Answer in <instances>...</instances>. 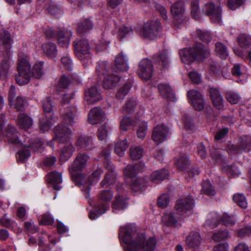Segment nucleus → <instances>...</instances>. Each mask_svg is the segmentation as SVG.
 <instances>
[{
	"instance_id": "obj_6",
	"label": "nucleus",
	"mask_w": 251,
	"mask_h": 251,
	"mask_svg": "<svg viewBox=\"0 0 251 251\" xmlns=\"http://www.w3.org/2000/svg\"><path fill=\"white\" fill-rule=\"evenodd\" d=\"M96 72L99 77L103 79L102 85L105 89L115 86L120 79L119 76L110 74L105 61H101L98 63Z\"/></svg>"
},
{
	"instance_id": "obj_7",
	"label": "nucleus",
	"mask_w": 251,
	"mask_h": 251,
	"mask_svg": "<svg viewBox=\"0 0 251 251\" xmlns=\"http://www.w3.org/2000/svg\"><path fill=\"white\" fill-rule=\"evenodd\" d=\"M17 70L18 74L15 75V80L19 85L27 84L30 79V65L25 58L19 59Z\"/></svg>"
},
{
	"instance_id": "obj_26",
	"label": "nucleus",
	"mask_w": 251,
	"mask_h": 251,
	"mask_svg": "<svg viewBox=\"0 0 251 251\" xmlns=\"http://www.w3.org/2000/svg\"><path fill=\"white\" fill-rule=\"evenodd\" d=\"M154 63L167 68L169 67L171 61L168 52L166 50L160 52L158 54H154L152 57Z\"/></svg>"
},
{
	"instance_id": "obj_9",
	"label": "nucleus",
	"mask_w": 251,
	"mask_h": 251,
	"mask_svg": "<svg viewBox=\"0 0 251 251\" xmlns=\"http://www.w3.org/2000/svg\"><path fill=\"white\" fill-rule=\"evenodd\" d=\"M4 124V117L3 114H1L0 117V134H2L9 143L14 144L16 145H21L22 141L19 139V133L15 127L8 125L5 128L4 130H2V126Z\"/></svg>"
},
{
	"instance_id": "obj_15",
	"label": "nucleus",
	"mask_w": 251,
	"mask_h": 251,
	"mask_svg": "<svg viewBox=\"0 0 251 251\" xmlns=\"http://www.w3.org/2000/svg\"><path fill=\"white\" fill-rule=\"evenodd\" d=\"M73 33L71 30L64 27L56 30V37L59 46L62 48L69 47Z\"/></svg>"
},
{
	"instance_id": "obj_60",
	"label": "nucleus",
	"mask_w": 251,
	"mask_h": 251,
	"mask_svg": "<svg viewBox=\"0 0 251 251\" xmlns=\"http://www.w3.org/2000/svg\"><path fill=\"white\" fill-rule=\"evenodd\" d=\"M148 129L147 123L146 122H142L138 125V127L137 129V135L139 138L143 139L147 133Z\"/></svg>"
},
{
	"instance_id": "obj_29",
	"label": "nucleus",
	"mask_w": 251,
	"mask_h": 251,
	"mask_svg": "<svg viewBox=\"0 0 251 251\" xmlns=\"http://www.w3.org/2000/svg\"><path fill=\"white\" fill-rule=\"evenodd\" d=\"M186 244L189 248L196 249L201 245V236L199 233L192 232L186 239Z\"/></svg>"
},
{
	"instance_id": "obj_55",
	"label": "nucleus",
	"mask_w": 251,
	"mask_h": 251,
	"mask_svg": "<svg viewBox=\"0 0 251 251\" xmlns=\"http://www.w3.org/2000/svg\"><path fill=\"white\" fill-rule=\"evenodd\" d=\"M238 41L240 47L249 48L251 47V36L246 34H241L238 37Z\"/></svg>"
},
{
	"instance_id": "obj_45",
	"label": "nucleus",
	"mask_w": 251,
	"mask_h": 251,
	"mask_svg": "<svg viewBox=\"0 0 251 251\" xmlns=\"http://www.w3.org/2000/svg\"><path fill=\"white\" fill-rule=\"evenodd\" d=\"M126 139L117 142L115 146V151L119 156H123L128 147Z\"/></svg>"
},
{
	"instance_id": "obj_4",
	"label": "nucleus",
	"mask_w": 251,
	"mask_h": 251,
	"mask_svg": "<svg viewBox=\"0 0 251 251\" xmlns=\"http://www.w3.org/2000/svg\"><path fill=\"white\" fill-rule=\"evenodd\" d=\"M55 137L52 139L57 140L61 149V157L64 161L67 160L73 155L75 148L70 140L71 130L68 127L59 124L53 129Z\"/></svg>"
},
{
	"instance_id": "obj_23",
	"label": "nucleus",
	"mask_w": 251,
	"mask_h": 251,
	"mask_svg": "<svg viewBox=\"0 0 251 251\" xmlns=\"http://www.w3.org/2000/svg\"><path fill=\"white\" fill-rule=\"evenodd\" d=\"M128 58L123 52L119 53L115 59V67L113 68L116 72H126L128 70Z\"/></svg>"
},
{
	"instance_id": "obj_22",
	"label": "nucleus",
	"mask_w": 251,
	"mask_h": 251,
	"mask_svg": "<svg viewBox=\"0 0 251 251\" xmlns=\"http://www.w3.org/2000/svg\"><path fill=\"white\" fill-rule=\"evenodd\" d=\"M113 197V193L110 190H102L100 192L98 195V201L97 204L106 210L109 207V203Z\"/></svg>"
},
{
	"instance_id": "obj_5",
	"label": "nucleus",
	"mask_w": 251,
	"mask_h": 251,
	"mask_svg": "<svg viewBox=\"0 0 251 251\" xmlns=\"http://www.w3.org/2000/svg\"><path fill=\"white\" fill-rule=\"evenodd\" d=\"M179 54L181 61L184 63L194 60L202 62L205 59L209 58L210 55L208 49L201 44H196L193 47L180 50Z\"/></svg>"
},
{
	"instance_id": "obj_39",
	"label": "nucleus",
	"mask_w": 251,
	"mask_h": 251,
	"mask_svg": "<svg viewBox=\"0 0 251 251\" xmlns=\"http://www.w3.org/2000/svg\"><path fill=\"white\" fill-rule=\"evenodd\" d=\"M175 164L179 170L183 171L190 165V163L188 156L183 154L176 159Z\"/></svg>"
},
{
	"instance_id": "obj_16",
	"label": "nucleus",
	"mask_w": 251,
	"mask_h": 251,
	"mask_svg": "<svg viewBox=\"0 0 251 251\" xmlns=\"http://www.w3.org/2000/svg\"><path fill=\"white\" fill-rule=\"evenodd\" d=\"M206 14L210 17L211 20L213 23H220L222 21V9L221 7H216L213 3H209L205 4L203 9Z\"/></svg>"
},
{
	"instance_id": "obj_28",
	"label": "nucleus",
	"mask_w": 251,
	"mask_h": 251,
	"mask_svg": "<svg viewBox=\"0 0 251 251\" xmlns=\"http://www.w3.org/2000/svg\"><path fill=\"white\" fill-rule=\"evenodd\" d=\"M76 145L80 149L90 150L94 147L92 136H80L76 142Z\"/></svg>"
},
{
	"instance_id": "obj_33",
	"label": "nucleus",
	"mask_w": 251,
	"mask_h": 251,
	"mask_svg": "<svg viewBox=\"0 0 251 251\" xmlns=\"http://www.w3.org/2000/svg\"><path fill=\"white\" fill-rule=\"evenodd\" d=\"M43 53L50 58L55 57L57 54V49L56 45L53 43L47 42L42 45Z\"/></svg>"
},
{
	"instance_id": "obj_19",
	"label": "nucleus",
	"mask_w": 251,
	"mask_h": 251,
	"mask_svg": "<svg viewBox=\"0 0 251 251\" xmlns=\"http://www.w3.org/2000/svg\"><path fill=\"white\" fill-rule=\"evenodd\" d=\"M108 172L106 174L104 179L100 183V186L103 188H107L110 185L116 182L117 173L115 172V167L111 162H108L106 166Z\"/></svg>"
},
{
	"instance_id": "obj_52",
	"label": "nucleus",
	"mask_w": 251,
	"mask_h": 251,
	"mask_svg": "<svg viewBox=\"0 0 251 251\" xmlns=\"http://www.w3.org/2000/svg\"><path fill=\"white\" fill-rule=\"evenodd\" d=\"M30 156V154L28 148L26 145H25L23 149L18 152L16 157L18 161L23 162Z\"/></svg>"
},
{
	"instance_id": "obj_47",
	"label": "nucleus",
	"mask_w": 251,
	"mask_h": 251,
	"mask_svg": "<svg viewBox=\"0 0 251 251\" xmlns=\"http://www.w3.org/2000/svg\"><path fill=\"white\" fill-rule=\"evenodd\" d=\"M233 200L238 206L243 208H246L248 206L247 199L243 194H235L233 196Z\"/></svg>"
},
{
	"instance_id": "obj_50",
	"label": "nucleus",
	"mask_w": 251,
	"mask_h": 251,
	"mask_svg": "<svg viewBox=\"0 0 251 251\" xmlns=\"http://www.w3.org/2000/svg\"><path fill=\"white\" fill-rule=\"evenodd\" d=\"M201 192L208 196H214L215 191L209 180L203 181L201 184Z\"/></svg>"
},
{
	"instance_id": "obj_42",
	"label": "nucleus",
	"mask_w": 251,
	"mask_h": 251,
	"mask_svg": "<svg viewBox=\"0 0 251 251\" xmlns=\"http://www.w3.org/2000/svg\"><path fill=\"white\" fill-rule=\"evenodd\" d=\"M111 128L106 124L102 125L98 128L97 136L99 140H103L111 133Z\"/></svg>"
},
{
	"instance_id": "obj_18",
	"label": "nucleus",
	"mask_w": 251,
	"mask_h": 251,
	"mask_svg": "<svg viewBox=\"0 0 251 251\" xmlns=\"http://www.w3.org/2000/svg\"><path fill=\"white\" fill-rule=\"evenodd\" d=\"M224 151L223 150L220 149H213L210 151V156L214 161L222 166V170L223 172L228 173L231 170V166L226 165L223 154Z\"/></svg>"
},
{
	"instance_id": "obj_11",
	"label": "nucleus",
	"mask_w": 251,
	"mask_h": 251,
	"mask_svg": "<svg viewBox=\"0 0 251 251\" xmlns=\"http://www.w3.org/2000/svg\"><path fill=\"white\" fill-rule=\"evenodd\" d=\"M76 56L81 60L88 59L90 56V46L85 39H76L73 43Z\"/></svg>"
},
{
	"instance_id": "obj_32",
	"label": "nucleus",
	"mask_w": 251,
	"mask_h": 251,
	"mask_svg": "<svg viewBox=\"0 0 251 251\" xmlns=\"http://www.w3.org/2000/svg\"><path fill=\"white\" fill-rule=\"evenodd\" d=\"M159 93L162 97L170 100H174L176 99L175 95L169 85L166 84H160L158 86Z\"/></svg>"
},
{
	"instance_id": "obj_44",
	"label": "nucleus",
	"mask_w": 251,
	"mask_h": 251,
	"mask_svg": "<svg viewBox=\"0 0 251 251\" xmlns=\"http://www.w3.org/2000/svg\"><path fill=\"white\" fill-rule=\"evenodd\" d=\"M127 205L126 200L122 197L117 196L112 203V208L114 210H124L127 207Z\"/></svg>"
},
{
	"instance_id": "obj_31",
	"label": "nucleus",
	"mask_w": 251,
	"mask_h": 251,
	"mask_svg": "<svg viewBox=\"0 0 251 251\" xmlns=\"http://www.w3.org/2000/svg\"><path fill=\"white\" fill-rule=\"evenodd\" d=\"M185 11L184 5L182 1L178 0L175 2L171 7V12L175 18L174 24H177V18L182 16Z\"/></svg>"
},
{
	"instance_id": "obj_2",
	"label": "nucleus",
	"mask_w": 251,
	"mask_h": 251,
	"mask_svg": "<svg viewBox=\"0 0 251 251\" xmlns=\"http://www.w3.org/2000/svg\"><path fill=\"white\" fill-rule=\"evenodd\" d=\"M89 156L86 153H79L69 167L73 181L80 188L83 192L84 197L88 199L90 197V181L84 177V175L80 173L86 166Z\"/></svg>"
},
{
	"instance_id": "obj_27",
	"label": "nucleus",
	"mask_w": 251,
	"mask_h": 251,
	"mask_svg": "<svg viewBox=\"0 0 251 251\" xmlns=\"http://www.w3.org/2000/svg\"><path fill=\"white\" fill-rule=\"evenodd\" d=\"M47 181L49 183L52 185L53 188L56 190L60 189L61 187L58 185L62 182V175L56 171H53L46 177Z\"/></svg>"
},
{
	"instance_id": "obj_14",
	"label": "nucleus",
	"mask_w": 251,
	"mask_h": 251,
	"mask_svg": "<svg viewBox=\"0 0 251 251\" xmlns=\"http://www.w3.org/2000/svg\"><path fill=\"white\" fill-rule=\"evenodd\" d=\"M153 65L151 61L147 58L142 59L139 65L138 74L139 76L143 79L148 80L152 75Z\"/></svg>"
},
{
	"instance_id": "obj_53",
	"label": "nucleus",
	"mask_w": 251,
	"mask_h": 251,
	"mask_svg": "<svg viewBox=\"0 0 251 251\" xmlns=\"http://www.w3.org/2000/svg\"><path fill=\"white\" fill-rule=\"evenodd\" d=\"M138 124V119L137 118H135L134 119H132L131 118L128 117H125L121 121V128L124 130L126 131L127 129V126H135L136 124Z\"/></svg>"
},
{
	"instance_id": "obj_34",
	"label": "nucleus",
	"mask_w": 251,
	"mask_h": 251,
	"mask_svg": "<svg viewBox=\"0 0 251 251\" xmlns=\"http://www.w3.org/2000/svg\"><path fill=\"white\" fill-rule=\"evenodd\" d=\"M18 124L19 127L25 130L29 129L32 126V118L25 113H22L18 117Z\"/></svg>"
},
{
	"instance_id": "obj_12",
	"label": "nucleus",
	"mask_w": 251,
	"mask_h": 251,
	"mask_svg": "<svg viewBox=\"0 0 251 251\" xmlns=\"http://www.w3.org/2000/svg\"><path fill=\"white\" fill-rule=\"evenodd\" d=\"M194 204V202L192 197L188 196L177 200L174 209L184 218V215L193 209Z\"/></svg>"
},
{
	"instance_id": "obj_20",
	"label": "nucleus",
	"mask_w": 251,
	"mask_h": 251,
	"mask_svg": "<svg viewBox=\"0 0 251 251\" xmlns=\"http://www.w3.org/2000/svg\"><path fill=\"white\" fill-rule=\"evenodd\" d=\"M106 119L105 112L101 108L95 107L89 112L88 121L92 125H96L103 122Z\"/></svg>"
},
{
	"instance_id": "obj_64",
	"label": "nucleus",
	"mask_w": 251,
	"mask_h": 251,
	"mask_svg": "<svg viewBox=\"0 0 251 251\" xmlns=\"http://www.w3.org/2000/svg\"><path fill=\"white\" fill-rule=\"evenodd\" d=\"M207 68L209 69L210 73L216 74L219 72L220 66L219 64L211 58H209L206 63Z\"/></svg>"
},
{
	"instance_id": "obj_59",
	"label": "nucleus",
	"mask_w": 251,
	"mask_h": 251,
	"mask_svg": "<svg viewBox=\"0 0 251 251\" xmlns=\"http://www.w3.org/2000/svg\"><path fill=\"white\" fill-rule=\"evenodd\" d=\"M71 83V80L68 77L64 75H62L60 77L58 84L57 86V91H60L62 89H67Z\"/></svg>"
},
{
	"instance_id": "obj_1",
	"label": "nucleus",
	"mask_w": 251,
	"mask_h": 251,
	"mask_svg": "<svg viewBox=\"0 0 251 251\" xmlns=\"http://www.w3.org/2000/svg\"><path fill=\"white\" fill-rule=\"evenodd\" d=\"M119 238L125 243L126 251H154L156 245L154 237L146 239L144 233L137 232L135 226L127 225L120 228Z\"/></svg>"
},
{
	"instance_id": "obj_40",
	"label": "nucleus",
	"mask_w": 251,
	"mask_h": 251,
	"mask_svg": "<svg viewBox=\"0 0 251 251\" xmlns=\"http://www.w3.org/2000/svg\"><path fill=\"white\" fill-rule=\"evenodd\" d=\"M55 121V117H52V119L47 118L46 117L41 118L39 122L40 129L43 132L48 131Z\"/></svg>"
},
{
	"instance_id": "obj_8",
	"label": "nucleus",
	"mask_w": 251,
	"mask_h": 251,
	"mask_svg": "<svg viewBox=\"0 0 251 251\" xmlns=\"http://www.w3.org/2000/svg\"><path fill=\"white\" fill-rule=\"evenodd\" d=\"M162 31L160 23L157 21H152L145 23L140 30H137L139 35L144 38L154 39Z\"/></svg>"
},
{
	"instance_id": "obj_24",
	"label": "nucleus",
	"mask_w": 251,
	"mask_h": 251,
	"mask_svg": "<svg viewBox=\"0 0 251 251\" xmlns=\"http://www.w3.org/2000/svg\"><path fill=\"white\" fill-rule=\"evenodd\" d=\"M101 99L100 93L95 86H92L85 91V99L89 104L96 103Z\"/></svg>"
},
{
	"instance_id": "obj_56",
	"label": "nucleus",
	"mask_w": 251,
	"mask_h": 251,
	"mask_svg": "<svg viewBox=\"0 0 251 251\" xmlns=\"http://www.w3.org/2000/svg\"><path fill=\"white\" fill-rule=\"evenodd\" d=\"M133 34L131 28L126 26H122L119 29L118 36L121 39L128 38Z\"/></svg>"
},
{
	"instance_id": "obj_61",
	"label": "nucleus",
	"mask_w": 251,
	"mask_h": 251,
	"mask_svg": "<svg viewBox=\"0 0 251 251\" xmlns=\"http://www.w3.org/2000/svg\"><path fill=\"white\" fill-rule=\"evenodd\" d=\"M26 105V101L21 97H17L14 101V108L19 111L25 110Z\"/></svg>"
},
{
	"instance_id": "obj_10",
	"label": "nucleus",
	"mask_w": 251,
	"mask_h": 251,
	"mask_svg": "<svg viewBox=\"0 0 251 251\" xmlns=\"http://www.w3.org/2000/svg\"><path fill=\"white\" fill-rule=\"evenodd\" d=\"M227 151L231 154H240L251 150V136L245 135L239 138L237 144H229L227 146Z\"/></svg>"
},
{
	"instance_id": "obj_57",
	"label": "nucleus",
	"mask_w": 251,
	"mask_h": 251,
	"mask_svg": "<svg viewBox=\"0 0 251 251\" xmlns=\"http://www.w3.org/2000/svg\"><path fill=\"white\" fill-rule=\"evenodd\" d=\"M137 105L136 100L134 98H130L127 101L126 105L123 108V112L127 113H132Z\"/></svg>"
},
{
	"instance_id": "obj_38",
	"label": "nucleus",
	"mask_w": 251,
	"mask_h": 251,
	"mask_svg": "<svg viewBox=\"0 0 251 251\" xmlns=\"http://www.w3.org/2000/svg\"><path fill=\"white\" fill-rule=\"evenodd\" d=\"M27 140L29 144L26 145V146L28 149L31 148L35 152L40 151L41 150L43 146V142L41 139L38 138L29 139L27 138L25 139L24 142L26 143Z\"/></svg>"
},
{
	"instance_id": "obj_58",
	"label": "nucleus",
	"mask_w": 251,
	"mask_h": 251,
	"mask_svg": "<svg viewBox=\"0 0 251 251\" xmlns=\"http://www.w3.org/2000/svg\"><path fill=\"white\" fill-rule=\"evenodd\" d=\"M170 201V196L168 194H163L157 199V205L158 207L165 208L168 206Z\"/></svg>"
},
{
	"instance_id": "obj_35",
	"label": "nucleus",
	"mask_w": 251,
	"mask_h": 251,
	"mask_svg": "<svg viewBox=\"0 0 251 251\" xmlns=\"http://www.w3.org/2000/svg\"><path fill=\"white\" fill-rule=\"evenodd\" d=\"M42 103L46 117L51 119H52V117H55L52 111L53 105L51 99L48 97L45 98L42 100Z\"/></svg>"
},
{
	"instance_id": "obj_63",
	"label": "nucleus",
	"mask_w": 251,
	"mask_h": 251,
	"mask_svg": "<svg viewBox=\"0 0 251 251\" xmlns=\"http://www.w3.org/2000/svg\"><path fill=\"white\" fill-rule=\"evenodd\" d=\"M103 208L96 204L95 209L91 211L89 214V217L91 220H95L99 216L104 214L106 212V210L104 209V211L101 213Z\"/></svg>"
},
{
	"instance_id": "obj_46",
	"label": "nucleus",
	"mask_w": 251,
	"mask_h": 251,
	"mask_svg": "<svg viewBox=\"0 0 251 251\" xmlns=\"http://www.w3.org/2000/svg\"><path fill=\"white\" fill-rule=\"evenodd\" d=\"M44 71V63L42 61L36 63L32 70L33 76L36 78H40L43 75Z\"/></svg>"
},
{
	"instance_id": "obj_17",
	"label": "nucleus",
	"mask_w": 251,
	"mask_h": 251,
	"mask_svg": "<svg viewBox=\"0 0 251 251\" xmlns=\"http://www.w3.org/2000/svg\"><path fill=\"white\" fill-rule=\"evenodd\" d=\"M187 97L194 109L201 111L204 107V100L201 93L196 90H190L187 92Z\"/></svg>"
},
{
	"instance_id": "obj_54",
	"label": "nucleus",
	"mask_w": 251,
	"mask_h": 251,
	"mask_svg": "<svg viewBox=\"0 0 251 251\" xmlns=\"http://www.w3.org/2000/svg\"><path fill=\"white\" fill-rule=\"evenodd\" d=\"M132 86V83L130 81L127 82L117 92L116 97L118 99H123L129 92Z\"/></svg>"
},
{
	"instance_id": "obj_49",
	"label": "nucleus",
	"mask_w": 251,
	"mask_h": 251,
	"mask_svg": "<svg viewBox=\"0 0 251 251\" xmlns=\"http://www.w3.org/2000/svg\"><path fill=\"white\" fill-rule=\"evenodd\" d=\"M192 36L197 37L200 40L205 43H208L211 40L210 33L208 31H203L200 29L197 30L192 33Z\"/></svg>"
},
{
	"instance_id": "obj_30",
	"label": "nucleus",
	"mask_w": 251,
	"mask_h": 251,
	"mask_svg": "<svg viewBox=\"0 0 251 251\" xmlns=\"http://www.w3.org/2000/svg\"><path fill=\"white\" fill-rule=\"evenodd\" d=\"M64 111L61 110V114L63 121L69 125H72L74 123V115L76 112L75 107L72 106L71 108L67 106L64 107Z\"/></svg>"
},
{
	"instance_id": "obj_41",
	"label": "nucleus",
	"mask_w": 251,
	"mask_h": 251,
	"mask_svg": "<svg viewBox=\"0 0 251 251\" xmlns=\"http://www.w3.org/2000/svg\"><path fill=\"white\" fill-rule=\"evenodd\" d=\"M93 25L88 19H82L78 24L77 31L79 33L86 32L93 28Z\"/></svg>"
},
{
	"instance_id": "obj_36",
	"label": "nucleus",
	"mask_w": 251,
	"mask_h": 251,
	"mask_svg": "<svg viewBox=\"0 0 251 251\" xmlns=\"http://www.w3.org/2000/svg\"><path fill=\"white\" fill-rule=\"evenodd\" d=\"M169 176V173L165 169H161L152 173L151 176V180L156 183H159L160 182L167 178Z\"/></svg>"
},
{
	"instance_id": "obj_13",
	"label": "nucleus",
	"mask_w": 251,
	"mask_h": 251,
	"mask_svg": "<svg viewBox=\"0 0 251 251\" xmlns=\"http://www.w3.org/2000/svg\"><path fill=\"white\" fill-rule=\"evenodd\" d=\"M162 223L167 226H180L184 221V218L175 211L164 213L162 217Z\"/></svg>"
},
{
	"instance_id": "obj_3",
	"label": "nucleus",
	"mask_w": 251,
	"mask_h": 251,
	"mask_svg": "<svg viewBox=\"0 0 251 251\" xmlns=\"http://www.w3.org/2000/svg\"><path fill=\"white\" fill-rule=\"evenodd\" d=\"M2 42L3 52L0 50V79H5L9 76L12 64L10 59V49L13 40L7 31L0 33V42Z\"/></svg>"
},
{
	"instance_id": "obj_21",
	"label": "nucleus",
	"mask_w": 251,
	"mask_h": 251,
	"mask_svg": "<svg viewBox=\"0 0 251 251\" xmlns=\"http://www.w3.org/2000/svg\"><path fill=\"white\" fill-rule=\"evenodd\" d=\"M168 134V127L163 125H159L154 128L152 138L155 143L159 144L166 139Z\"/></svg>"
},
{
	"instance_id": "obj_25",
	"label": "nucleus",
	"mask_w": 251,
	"mask_h": 251,
	"mask_svg": "<svg viewBox=\"0 0 251 251\" xmlns=\"http://www.w3.org/2000/svg\"><path fill=\"white\" fill-rule=\"evenodd\" d=\"M209 93L214 106L218 109H222L224 107V100L219 90L211 88L209 90Z\"/></svg>"
},
{
	"instance_id": "obj_37",
	"label": "nucleus",
	"mask_w": 251,
	"mask_h": 251,
	"mask_svg": "<svg viewBox=\"0 0 251 251\" xmlns=\"http://www.w3.org/2000/svg\"><path fill=\"white\" fill-rule=\"evenodd\" d=\"M148 182L144 178H135L132 180L131 189L135 192L142 191L147 186Z\"/></svg>"
},
{
	"instance_id": "obj_62",
	"label": "nucleus",
	"mask_w": 251,
	"mask_h": 251,
	"mask_svg": "<svg viewBox=\"0 0 251 251\" xmlns=\"http://www.w3.org/2000/svg\"><path fill=\"white\" fill-rule=\"evenodd\" d=\"M226 96L227 100L233 104L237 103L240 99L239 95L232 91L226 92Z\"/></svg>"
},
{
	"instance_id": "obj_48",
	"label": "nucleus",
	"mask_w": 251,
	"mask_h": 251,
	"mask_svg": "<svg viewBox=\"0 0 251 251\" xmlns=\"http://www.w3.org/2000/svg\"><path fill=\"white\" fill-rule=\"evenodd\" d=\"M215 51L218 56L224 59H226L228 55L226 47L221 42H218L215 44Z\"/></svg>"
},
{
	"instance_id": "obj_51",
	"label": "nucleus",
	"mask_w": 251,
	"mask_h": 251,
	"mask_svg": "<svg viewBox=\"0 0 251 251\" xmlns=\"http://www.w3.org/2000/svg\"><path fill=\"white\" fill-rule=\"evenodd\" d=\"M48 11L51 15L57 17L63 14V10L60 5L52 1L50 3Z\"/></svg>"
},
{
	"instance_id": "obj_43",
	"label": "nucleus",
	"mask_w": 251,
	"mask_h": 251,
	"mask_svg": "<svg viewBox=\"0 0 251 251\" xmlns=\"http://www.w3.org/2000/svg\"><path fill=\"white\" fill-rule=\"evenodd\" d=\"M143 149L139 146H132L129 150L130 157L132 160L141 159L143 155Z\"/></svg>"
}]
</instances>
